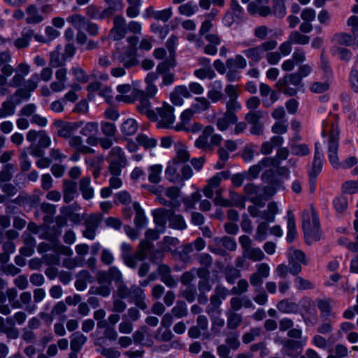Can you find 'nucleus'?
<instances>
[{
    "instance_id": "f257e3e1",
    "label": "nucleus",
    "mask_w": 358,
    "mask_h": 358,
    "mask_svg": "<svg viewBox=\"0 0 358 358\" xmlns=\"http://www.w3.org/2000/svg\"><path fill=\"white\" fill-rule=\"evenodd\" d=\"M322 136L323 137H328V158L329 162L334 169H338L341 166L345 169H348L357 163V159L354 156L347 158L343 163L339 162L338 150L339 147L340 131L336 122L327 120L324 122Z\"/></svg>"
},
{
    "instance_id": "f03ea898",
    "label": "nucleus",
    "mask_w": 358,
    "mask_h": 358,
    "mask_svg": "<svg viewBox=\"0 0 358 358\" xmlns=\"http://www.w3.org/2000/svg\"><path fill=\"white\" fill-rule=\"evenodd\" d=\"M302 227L306 243L308 245L321 239V231L319 218L314 207L302 213Z\"/></svg>"
},
{
    "instance_id": "7ed1b4c3",
    "label": "nucleus",
    "mask_w": 358,
    "mask_h": 358,
    "mask_svg": "<svg viewBox=\"0 0 358 358\" xmlns=\"http://www.w3.org/2000/svg\"><path fill=\"white\" fill-rule=\"evenodd\" d=\"M278 89L289 96H295L299 89L303 87V80L296 72L288 73L280 78L275 84Z\"/></svg>"
},
{
    "instance_id": "20e7f679",
    "label": "nucleus",
    "mask_w": 358,
    "mask_h": 358,
    "mask_svg": "<svg viewBox=\"0 0 358 358\" xmlns=\"http://www.w3.org/2000/svg\"><path fill=\"white\" fill-rule=\"evenodd\" d=\"M107 160L109 163L108 171L111 175H120L122 169L127 163L124 152L119 146L112 148Z\"/></svg>"
},
{
    "instance_id": "39448f33",
    "label": "nucleus",
    "mask_w": 358,
    "mask_h": 358,
    "mask_svg": "<svg viewBox=\"0 0 358 358\" xmlns=\"http://www.w3.org/2000/svg\"><path fill=\"white\" fill-rule=\"evenodd\" d=\"M277 45L276 41L268 40L259 45L244 50L243 53L251 61L257 63L264 57V52L273 50Z\"/></svg>"
},
{
    "instance_id": "423d86ee",
    "label": "nucleus",
    "mask_w": 358,
    "mask_h": 358,
    "mask_svg": "<svg viewBox=\"0 0 358 358\" xmlns=\"http://www.w3.org/2000/svg\"><path fill=\"white\" fill-rule=\"evenodd\" d=\"M238 241L243 250L242 254L246 259L260 262L265 258L264 253L259 248L252 247V240L248 236H241Z\"/></svg>"
},
{
    "instance_id": "0eeeda50",
    "label": "nucleus",
    "mask_w": 358,
    "mask_h": 358,
    "mask_svg": "<svg viewBox=\"0 0 358 358\" xmlns=\"http://www.w3.org/2000/svg\"><path fill=\"white\" fill-rule=\"evenodd\" d=\"M157 117L159 120L157 127L160 129H173V124L175 121L173 114L174 108L172 106L167 103H164L161 107L157 108Z\"/></svg>"
},
{
    "instance_id": "6e6552de",
    "label": "nucleus",
    "mask_w": 358,
    "mask_h": 358,
    "mask_svg": "<svg viewBox=\"0 0 358 358\" xmlns=\"http://www.w3.org/2000/svg\"><path fill=\"white\" fill-rule=\"evenodd\" d=\"M27 139L32 144L33 155L37 157L41 156L45 148V132L42 130L31 129L27 133Z\"/></svg>"
},
{
    "instance_id": "1a4fd4ad",
    "label": "nucleus",
    "mask_w": 358,
    "mask_h": 358,
    "mask_svg": "<svg viewBox=\"0 0 358 358\" xmlns=\"http://www.w3.org/2000/svg\"><path fill=\"white\" fill-rule=\"evenodd\" d=\"M117 59L126 69L135 67L140 64L136 48H124Z\"/></svg>"
},
{
    "instance_id": "9d476101",
    "label": "nucleus",
    "mask_w": 358,
    "mask_h": 358,
    "mask_svg": "<svg viewBox=\"0 0 358 358\" xmlns=\"http://www.w3.org/2000/svg\"><path fill=\"white\" fill-rule=\"evenodd\" d=\"M101 220V214H90L85 221V229L83 232V236L87 239L94 240Z\"/></svg>"
},
{
    "instance_id": "9b49d317",
    "label": "nucleus",
    "mask_w": 358,
    "mask_h": 358,
    "mask_svg": "<svg viewBox=\"0 0 358 358\" xmlns=\"http://www.w3.org/2000/svg\"><path fill=\"white\" fill-rule=\"evenodd\" d=\"M127 25L125 19L122 15L115 16L113 18V27L110 29L109 37L114 41L123 38L127 32Z\"/></svg>"
},
{
    "instance_id": "f8f14e48",
    "label": "nucleus",
    "mask_w": 358,
    "mask_h": 358,
    "mask_svg": "<svg viewBox=\"0 0 358 358\" xmlns=\"http://www.w3.org/2000/svg\"><path fill=\"white\" fill-rule=\"evenodd\" d=\"M138 99V104L136 106L138 111L142 114H145L151 120H157L156 113L151 109V103L148 97L145 96L144 92L139 90L136 93Z\"/></svg>"
},
{
    "instance_id": "ddd939ff",
    "label": "nucleus",
    "mask_w": 358,
    "mask_h": 358,
    "mask_svg": "<svg viewBox=\"0 0 358 358\" xmlns=\"http://www.w3.org/2000/svg\"><path fill=\"white\" fill-rule=\"evenodd\" d=\"M56 133L58 136L69 138L71 134L79 127L78 123L66 122L62 120H57L54 122Z\"/></svg>"
},
{
    "instance_id": "4468645a",
    "label": "nucleus",
    "mask_w": 358,
    "mask_h": 358,
    "mask_svg": "<svg viewBox=\"0 0 358 358\" xmlns=\"http://www.w3.org/2000/svg\"><path fill=\"white\" fill-rule=\"evenodd\" d=\"M62 194L64 203L71 202L78 196L77 183L68 179L63 180Z\"/></svg>"
},
{
    "instance_id": "2eb2a0df",
    "label": "nucleus",
    "mask_w": 358,
    "mask_h": 358,
    "mask_svg": "<svg viewBox=\"0 0 358 358\" xmlns=\"http://www.w3.org/2000/svg\"><path fill=\"white\" fill-rule=\"evenodd\" d=\"M213 133H214L213 127H212L210 125L206 126L203 129L202 134L195 141V143H194L195 146L199 149H202L203 150H204L206 152L212 151L213 150V148L210 146L208 138Z\"/></svg>"
},
{
    "instance_id": "dca6fc26",
    "label": "nucleus",
    "mask_w": 358,
    "mask_h": 358,
    "mask_svg": "<svg viewBox=\"0 0 358 358\" xmlns=\"http://www.w3.org/2000/svg\"><path fill=\"white\" fill-rule=\"evenodd\" d=\"M154 217V222L157 227H159L160 232H164L165 225L167 220H170L172 215V210H167L166 208H158L152 213Z\"/></svg>"
},
{
    "instance_id": "f3484780",
    "label": "nucleus",
    "mask_w": 358,
    "mask_h": 358,
    "mask_svg": "<svg viewBox=\"0 0 358 358\" xmlns=\"http://www.w3.org/2000/svg\"><path fill=\"white\" fill-rule=\"evenodd\" d=\"M323 153L319 143L315 144L314 159L308 176H317L322 169Z\"/></svg>"
},
{
    "instance_id": "a211bd4d",
    "label": "nucleus",
    "mask_w": 358,
    "mask_h": 358,
    "mask_svg": "<svg viewBox=\"0 0 358 358\" xmlns=\"http://www.w3.org/2000/svg\"><path fill=\"white\" fill-rule=\"evenodd\" d=\"M145 297L144 292L139 286L135 285L131 286L129 299L143 310L147 308V305L144 301Z\"/></svg>"
},
{
    "instance_id": "6ab92c4d",
    "label": "nucleus",
    "mask_w": 358,
    "mask_h": 358,
    "mask_svg": "<svg viewBox=\"0 0 358 358\" xmlns=\"http://www.w3.org/2000/svg\"><path fill=\"white\" fill-rule=\"evenodd\" d=\"M158 79V75L155 72H150L147 74L145 78L146 87L144 92V95L148 98H152L157 94L158 90L155 85V82Z\"/></svg>"
},
{
    "instance_id": "aec40b11",
    "label": "nucleus",
    "mask_w": 358,
    "mask_h": 358,
    "mask_svg": "<svg viewBox=\"0 0 358 358\" xmlns=\"http://www.w3.org/2000/svg\"><path fill=\"white\" fill-rule=\"evenodd\" d=\"M24 245L20 249V253L24 257H30L33 255L36 245V241L29 232H24L22 235Z\"/></svg>"
},
{
    "instance_id": "412c9836",
    "label": "nucleus",
    "mask_w": 358,
    "mask_h": 358,
    "mask_svg": "<svg viewBox=\"0 0 358 358\" xmlns=\"http://www.w3.org/2000/svg\"><path fill=\"white\" fill-rule=\"evenodd\" d=\"M194 111L193 109H187L180 115V122L173 127V129L176 131H189V123L193 117Z\"/></svg>"
},
{
    "instance_id": "4be33fe9",
    "label": "nucleus",
    "mask_w": 358,
    "mask_h": 358,
    "mask_svg": "<svg viewBox=\"0 0 358 358\" xmlns=\"http://www.w3.org/2000/svg\"><path fill=\"white\" fill-rule=\"evenodd\" d=\"M282 352L289 357H295L294 352L298 350H301L304 345V343L299 341L292 339H285L282 341Z\"/></svg>"
},
{
    "instance_id": "5701e85b",
    "label": "nucleus",
    "mask_w": 358,
    "mask_h": 358,
    "mask_svg": "<svg viewBox=\"0 0 358 358\" xmlns=\"http://www.w3.org/2000/svg\"><path fill=\"white\" fill-rule=\"evenodd\" d=\"M207 96L213 103H216L222 99V83L220 80H215L210 84Z\"/></svg>"
},
{
    "instance_id": "b1692460",
    "label": "nucleus",
    "mask_w": 358,
    "mask_h": 358,
    "mask_svg": "<svg viewBox=\"0 0 358 358\" xmlns=\"http://www.w3.org/2000/svg\"><path fill=\"white\" fill-rule=\"evenodd\" d=\"M79 190L84 199L90 200L93 198L94 189L91 186V178L90 177H83L80 180Z\"/></svg>"
},
{
    "instance_id": "393cba45",
    "label": "nucleus",
    "mask_w": 358,
    "mask_h": 358,
    "mask_svg": "<svg viewBox=\"0 0 358 358\" xmlns=\"http://www.w3.org/2000/svg\"><path fill=\"white\" fill-rule=\"evenodd\" d=\"M238 120V116H233L227 113H224L223 115L218 117L216 120V127L220 131L227 130L231 124H234Z\"/></svg>"
},
{
    "instance_id": "a878e982",
    "label": "nucleus",
    "mask_w": 358,
    "mask_h": 358,
    "mask_svg": "<svg viewBox=\"0 0 358 358\" xmlns=\"http://www.w3.org/2000/svg\"><path fill=\"white\" fill-rule=\"evenodd\" d=\"M226 317L227 327L230 330H234L237 329L243 322L242 315L234 310H227Z\"/></svg>"
},
{
    "instance_id": "bb28decb",
    "label": "nucleus",
    "mask_w": 358,
    "mask_h": 358,
    "mask_svg": "<svg viewBox=\"0 0 358 358\" xmlns=\"http://www.w3.org/2000/svg\"><path fill=\"white\" fill-rule=\"evenodd\" d=\"M87 337L80 331H76L71 336L70 346L72 352H79L83 345L86 343Z\"/></svg>"
},
{
    "instance_id": "cd10ccee",
    "label": "nucleus",
    "mask_w": 358,
    "mask_h": 358,
    "mask_svg": "<svg viewBox=\"0 0 358 358\" xmlns=\"http://www.w3.org/2000/svg\"><path fill=\"white\" fill-rule=\"evenodd\" d=\"M248 11L251 15L258 14L261 17H267L272 14V10L270 7L262 6L255 2H251L248 4Z\"/></svg>"
},
{
    "instance_id": "c85d7f7f",
    "label": "nucleus",
    "mask_w": 358,
    "mask_h": 358,
    "mask_svg": "<svg viewBox=\"0 0 358 358\" xmlns=\"http://www.w3.org/2000/svg\"><path fill=\"white\" fill-rule=\"evenodd\" d=\"M278 213V208L275 202L268 203L267 209L260 213V217L267 223L273 222L275 220V215Z\"/></svg>"
},
{
    "instance_id": "c756f323",
    "label": "nucleus",
    "mask_w": 358,
    "mask_h": 358,
    "mask_svg": "<svg viewBox=\"0 0 358 358\" xmlns=\"http://www.w3.org/2000/svg\"><path fill=\"white\" fill-rule=\"evenodd\" d=\"M133 208L135 211V217L134 220V222L136 225V229H141L145 226L147 222L144 211L140 206L139 203L137 202H134L133 203Z\"/></svg>"
},
{
    "instance_id": "7c9ffc66",
    "label": "nucleus",
    "mask_w": 358,
    "mask_h": 358,
    "mask_svg": "<svg viewBox=\"0 0 358 358\" xmlns=\"http://www.w3.org/2000/svg\"><path fill=\"white\" fill-rule=\"evenodd\" d=\"M179 164L176 160L170 162L165 171V176L166 179L173 182H179L180 176L178 173Z\"/></svg>"
},
{
    "instance_id": "2f4dec72",
    "label": "nucleus",
    "mask_w": 358,
    "mask_h": 358,
    "mask_svg": "<svg viewBox=\"0 0 358 358\" xmlns=\"http://www.w3.org/2000/svg\"><path fill=\"white\" fill-rule=\"evenodd\" d=\"M137 129L138 123L132 118L126 120L120 126V131L124 136H129L135 134Z\"/></svg>"
},
{
    "instance_id": "473e14b6",
    "label": "nucleus",
    "mask_w": 358,
    "mask_h": 358,
    "mask_svg": "<svg viewBox=\"0 0 358 358\" xmlns=\"http://www.w3.org/2000/svg\"><path fill=\"white\" fill-rule=\"evenodd\" d=\"M296 234L297 231L296 229L294 216L291 210H288L287 241L292 243L296 237Z\"/></svg>"
},
{
    "instance_id": "72a5a7b5",
    "label": "nucleus",
    "mask_w": 358,
    "mask_h": 358,
    "mask_svg": "<svg viewBox=\"0 0 358 358\" xmlns=\"http://www.w3.org/2000/svg\"><path fill=\"white\" fill-rule=\"evenodd\" d=\"M279 311L283 313H295L298 309V305L287 299L280 301L276 306Z\"/></svg>"
},
{
    "instance_id": "f704fd0d",
    "label": "nucleus",
    "mask_w": 358,
    "mask_h": 358,
    "mask_svg": "<svg viewBox=\"0 0 358 358\" xmlns=\"http://www.w3.org/2000/svg\"><path fill=\"white\" fill-rule=\"evenodd\" d=\"M247 66L246 59L241 55H236L235 57L228 59L226 62L227 69H243Z\"/></svg>"
},
{
    "instance_id": "c9c22d12",
    "label": "nucleus",
    "mask_w": 358,
    "mask_h": 358,
    "mask_svg": "<svg viewBox=\"0 0 358 358\" xmlns=\"http://www.w3.org/2000/svg\"><path fill=\"white\" fill-rule=\"evenodd\" d=\"M316 304L321 313L322 318L328 317H334V314L331 311L330 301L327 299H318L316 300Z\"/></svg>"
},
{
    "instance_id": "e433bc0d",
    "label": "nucleus",
    "mask_w": 358,
    "mask_h": 358,
    "mask_svg": "<svg viewBox=\"0 0 358 358\" xmlns=\"http://www.w3.org/2000/svg\"><path fill=\"white\" fill-rule=\"evenodd\" d=\"M266 115L267 113L262 110L248 112L245 115V120L250 125L262 123L261 120Z\"/></svg>"
},
{
    "instance_id": "4c0bfd02",
    "label": "nucleus",
    "mask_w": 358,
    "mask_h": 358,
    "mask_svg": "<svg viewBox=\"0 0 358 358\" xmlns=\"http://www.w3.org/2000/svg\"><path fill=\"white\" fill-rule=\"evenodd\" d=\"M60 46H57L56 50L51 52L50 54V64L52 67H59L65 64V59L64 55H61L60 54Z\"/></svg>"
},
{
    "instance_id": "58836bf2",
    "label": "nucleus",
    "mask_w": 358,
    "mask_h": 358,
    "mask_svg": "<svg viewBox=\"0 0 358 358\" xmlns=\"http://www.w3.org/2000/svg\"><path fill=\"white\" fill-rule=\"evenodd\" d=\"M111 291V283H107L91 287L89 290V293L91 294H98L103 297H107L110 294Z\"/></svg>"
},
{
    "instance_id": "ea45409f",
    "label": "nucleus",
    "mask_w": 358,
    "mask_h": 358,
    "mask_svg": "<svg viewBox=\"0 0 358 358\" xmlns=\"http://www.w3.org/2000/svg\"><path fill=\"white\" fill-rule=\"evenodd\" d=\"M148 180L152 183H159L161 181L162 166L159 164L152 165L148 168Z\"/></svg>"
},
{
    "instance_id": "a19ab883",
    "label": "nucleus",
    "mask_w": 358,
    "mask_h": 358,
    "mask_svg": "<svg viewBox=\"0 0 358 358\" xmlns=\"http://www.w3.org/2000/svg\"><path fill=\"white\" fill-rule=\"evenodd\" d=\"M190 158V155L187 150V147L181 143L176 145V155L174 160L178 162V164L187 162Z\"/></svg>"
},
{
    "instance_id": "79ce46f5",
    "label": "nucleus",
    "mask_w": 358,
    "mask_h": 358,
    "mask_svg": "<svg viewBox=\"0 0 358 358\" xmlns=\"http://www.w3.org/2000/svg\"><path fill=\"white\" fill-rule=\"evenodd\" d=\"M269 230L268 224L266 222H260L257 227L254 239L257 241L262 242L266 239L268 231Z\"/></svg>"
},
{
    "instance_id": "37998d69",
    "label": "nucleus",
    "mask_w": 358,
    "mask_h": 358,
    "mask_svg": "<svg viewBox=\"0 0 358 358\" xmlns=\"http://www.w3.org/2000/svg\"><path fill=\"white\" fill-rule=\"evenodd\" d=\"M187 306L183 301H177L176 305L171 309V314L177 318L184 317L187 315Z\"/></svg>"
},
{
    "instance_id": "c03bdc74",
    "label": "nucleus",
    "mask_w": 358,
    "mask_h": 358,
    "mask_svg": "<svg viewBox=\"0 0 358 358\" xmlns=\"http://www.w3.org/2000/svg\"><path fill=\"white\" fill-rule=\"evenodd\" d=\"M67 22L71 23L76 29H85L88 20L83 16L75 14L67 18Z\"/></svg>"
},
{
    "instance_id": "a18cd8bd",
    "label": "nucleus",
    "mask_w": 358,
    "mask_h": 358,
    "mask_svg": "<svg viewBox=\"0 0 358 358\" xmlns=\"http://www.w3.org/2000/svg\"><path fill=\"white\" fill-rule=\"evenodd\" d=\"M213 242L217 245H222L223 248L230 251H234L237 247L236 241L228 236H224L222 238L216 237L213 239Z\"/></svg>"
},
{
    "instance_id": "49530a36",
    "label": "nucleus",
    "mask_w": 358,
    "mask_h": 358,
    "mask_svg": "<svg viewBox=\"0 0 358 358\" xmlns=\"http://www.w3.org/2000/svg\"><path fill=\"white\" fill-rule=\"evenodd\" d=\"M169 226L173 229L179 230H183L187 227L183 217L180 215H175L173 211L169 220Z\"/></svg>"
},
{
    "instance_id": "de8ad7c7",
    "label": "nucleus",
    "mask_w": 358,
    "mask_h": 358,
    "mask_svg": "<svg viewBox=\"0 0 358 358\" xmlns=\"http://www.w3.org/2000/svg\"><path fill=\"white\" fill-rule=\"evenodd\" d=\"M272 14L277 17H283L286 14V7L283 0H272Z\"/></svg>"
},
{
    "instance_id": "09e8293b",
    "label": "nucleus",
    "mask_w": 358,
    "mask_h": 358,
    "mask_svg": "<svg viewBox=\"0 0 358 358\" xmlns=\"http://www.w3.org/2000/svg\"><path fill=\"white\" fill-rule=\"evenodd\" d=\"M288 38L292 43L300 45L308 44L310 40V37L308 36L303 35L298 31L291 32Z\"/></svg>"
},
{
    "instance_id": "8fccbe9b",
    "label": "nucleus",
    "mask_w": 358,
    "mask_h": 358,
    "mask_svg": "<svg viewBox=\"0 0 358 358\" xmlns=\"http://www.w3.org/2000/svg\"><path fill=\"white\" fill-rule=\"evenodd\" d=\"M174 335L172 334L169 329H165L163 330V328L159 327L156 331V334L154 336L155 340L159 342H168L173 339Z\"/></svg>"
},
{
    "instance_id": "3c124183",
    "label": "nucleus",
    "mask_w": 358,
    "mask_h": 358,
    "mask_svg": "<svg viewBox=\"0 0 358 358\" xmlns=\"http://www.w3.org/2000/svg\"><path fill=\"white\" fill-rule=\"evenodd\" d=\"M71 73L74 76L78 83H86L90 80V76L83 69L79 66L72 67L71 69Z\"/></svg>"
},
{
    "instance_id": "603ef678",
    "label": "nucleus",
    "mask_w": 358,
    "mask_h": 358,
    "mask_svg": "<svg viewBox=\"0 0 358 358\" xmlns=\"http://www.w3.org/2000/svg\"><path fill=\"white\" fill-rule=\"evenodd\" d=\"M197 10L198 6L192 1L182 4L178 8L179 13L185 16H191L196 13Z\"/></svg>"
},
{
    "instance_id": "864d4df0",
    "label": "nucleus",
    "mask_w": 358,
    "mask_h": 358,
    "mask_svg": "<svg viewBox=\"0 0 358 358\" xmlns=\"http://www.w3.org/2000/svg\"><path fill=\"white\" fill-rule=\"evenodd\" d=\"M238 334L237 333L231 332L227 335L225 339L226 345L234 350L239 348L241 343L238 339Z\"/></svg>"
},
{
    "instance_id": "5fc2aeb1",
    "label": "nucleus",
    "mask_w": 358,
    "mask_h": 358,
    "mask_svg": "<svg viewBox=\"0 0 358 358\" xmlns=\"http://www.w3.org/2000/svg\"><path fill=\"white\" fill-rule=\"evenodd\" d=\"M294 282L298 290L313 289L315 287L314 284L311 281L301 276H296Z\"/></svg>"
},
{
    "instance_id": "6e6d98bb",
    "label": "nucleus",
    "mask_w": 358,
    "mask_h": 358,
    "mask_svg": "<svg viewBox=\"0 0 358 358\" xmlns=\"http://www.w3.org/2000/svg\"><path fill=\"white\" fill-rule=\"evenodd\" d=\"M196 103L192 105L194 113L206 110L210 106V101L205 97H196Z\"/></svg>"
},
{
    "instance_id": "4d7b16f0",
    "label": "nucleus",
    "mask_w": 358,
    "mask_h": 358,
    "mask_svg": "<svg viewBox=\"0 0 358 358\" xmlns=\"http://www.w3.org/2000/svg\"><path fill=\"white\" fill-rule=\"evenodd\" d=\"M136 141L139 145L145 148H152L157 145V140L155 138H150L143 134H140L137 136Z\"/></svg>"
},
{
    "instance_id": "13d9d810",
    "label": "nucleus",
    "mask_w": 358,
    "mask_h": 358,
    "mask_svg": "<svg viewBox=\"0 0 358 358\" xmlns=\"http://www.w3.org/2000/svg\"><path fill=\"white\" fill-rule=\"evenodd\" d=\"M332 41L342 45H350L352 43V36L347 33H338L334 35Z\"/></svg>"
},
{
    "instance_id": "bf43d9fd",
    "label": "nucleus",
    "mask_w": 358,
    "mask_h": 358,
    "mask_svg": "<svg viewBox=\"0 0 358 358\" xmlns=\"http://www.w3.org/2000/svg\"><path fill=\"white\" fill-rule=\"evenodd\" d=\"M224 274L227 281L230 284H234L235 280L241 275V271L233 266H227L225 268Z\"/></svg>"
},
{
    "instance_id": "052dcab7",
    "label": "nucleus",
    "mask_w": 358,
    "mask_h": 358,
    "mask_svg": "<svg viewBox=\"0 0 358 358\" xmlns=\"http://www.w3.org/2000/svg\"><path fill=\"white\" fill-rule=\"evenodd\" d=\"M194 75L201 80L206 78L213 79L215 76L214 71L210 67L196 69L194 71Z\"/></svg>"
},
{
    "instance_id": "680f3d73",
    "label": "nucleus",
    "mask_w": 358,
    "mask_h": 358,
    "mask_svg": "<svg viewBox=\"0 0 358 358\" xmlns=\"http://www.w3.org/2000/svg\"><path fill=\"white\" fill-rule=\"evenodd\" d=\"M99 130V124L96 122H87L80 130V134L85 136L95 135Z\"/></svg>"
},
{
    "instance_id": "e2e57ef3",
    "label": "nucleus",
    "mask_w": 358,
    "mask_h": 358,
    "mask_svg": "<svg viewBox=\"0 0 358 358\" xmlns=\"http://www.w3.org/2000/svg\"><path fill=\"white\" fill-rule=\"evenodd\" d=\"M179 241L176 238L166 236L164 237L161 244V249L163 251L171 252L173 250V248H175Z\"/></svg>"
},
{
    "instance_id": "0e129e2a",
    "label": "nucleus",
    "mask_w": 358,
    "mask_h": 358,
    "mask_svg": "<svg viewBox=\"0 0 358 358\" xmlns=\"http://www.w3.org/2000/svg\"><path fill=\"white\" fill-rule=\"evenodd\" d=\"M241 108V104L238 101L237 99H229L226 103L225 113L233 116H237L236 112Z\"/></svg>"
},
{
    "instance_id": "69168bd1",
    "label": "nucleus",
    "mask_w": 358,
    "mask_h": 358,
    "mask_svg": "<svg viewBox=\"0 0 358 358\" xmlns=\"http://www.w3.org/2000/svg\"><path fill=\"white\" fill-rule=\"evenodd\" d=\"M288 257H292V260L303 265H306L308 262L306 258L305 253L300 250H290L288 253Z\"/></svg>"
},
{
    "instance_id": "338daca9",
    "label": "nucleus",
    "mask_w": 358,
    "mask_h": 358,
    "mask_svg": "<svg viewBox=\"0 0 358 358\" xmlns=\"http://www.w3.org/2000/svg\"><path fill=\"white\" fill-rule=\"evenodd\" d=\"M228 177L229 173L227 171L217 173L214 176L209 179L208 185L213 188H216L220 185L222 179H226Z\"/></svg>"
},
{
    "instance_id": "774afa93",
    "label": "nucleus",
    "mask_w": 358,
    "mask_h": 358,
    "mask_svg": "<svg viewBox=\"0 0 358 358\" xmlns=\"http://www.w3.org/2000/svg\"><path fill=\"white\" fill-rule=\"evenodd\" d=\"M15 106L10 101H5L0 108V118H4L14 114Z\"/></svg>"
}]
</instances>
